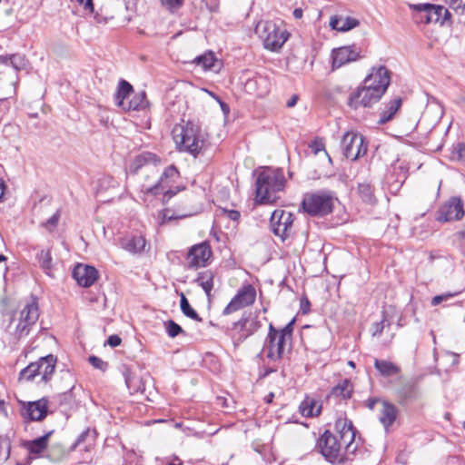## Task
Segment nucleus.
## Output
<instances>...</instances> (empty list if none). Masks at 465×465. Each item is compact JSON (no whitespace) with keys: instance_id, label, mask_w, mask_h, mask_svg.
Listing matches in <instances>:
<instances>
[{"instance_id":"nucleus-1","label":"nucleus","mask_w":465,"mask_h":465,"mask_svg":"<svg viewBox=\"0 0 465 465\" xmlns=\"http://www.w3.org/2000/svg\"><path fill=\"white\" fill-rule=\"evenodd\" d=\"M172 134L176 148L194 157L202 154L209 146L208 134L193 121L175 124Z\"/></svg>"},{"instance_id":"nucleus-2","label":"nucleus","mask_w":465,"mask_h":465,"mask_svg":"<svg viewBox=\"0 0 465 465\" xmlns=\"http://www.w3.org/2000/svg\"><path fill=\"white\" fill-rule=\"evenodd\" d=\"M284 176L281 170L266 168L256 180V197L259 203H273L279 198L278 193L283 189Z\"/></svg>"},{"instance_id":"nucleus-3","label":"nucleus","mask_w":465,"mask_h":465,"mask_svg":"<svg viewBox=\"0 0 465 465\" xmlns=\"http://www.w3.org/2000/svg\"><path fill=\"white\" fill-rule=\"evenodd\" d=\"M180 173L174 165L167 166L163 173L158 177L153 184L142 183L141 193L143 195L156 196L163 194V202L170 200L183 187L173 186V183L179 179Z\"/></svg>"},{"instance_id":"nucleus-4","label":"nucleus","mask_w":465,"mask_h":465,"mask_svg":"<svg viewBox=\"0 0 465 465\" xmlns=\"http://www.w3.org/2000/svg\"><path fill=\"white\" fill-rule=\"evenodd\" d=\"M255 33L262 40L265 49L279 52L290 37V33L282 25L272 21H261L255 27Z\"/></svg>"},{"instance_id":"nucleus-5","label":"nucleus","mask_w":465,"mask_h":465,"mask_svg":"<svg viewBox=\"0 0 465 465\" xmlns=\"http://www.w3.org/2000/svg\"><path fill=\"white\" fill-rule=\"evenodd\" d=\"M56 361L57 359L53 354L41 357L38 361L31 362L26 368L23 369L19 379L31 381L40 377V380L36 381L37 383H47L54 372Z\"/></svg>"},{"instance_id":"nucleus-6","label":"nucleus","mask_w":465,"mask_h":465,"mask_svg":"<svg viewBox=\"0 0 465 465\" xmlns=\"http://www.w3.org/2000/svg\"><path fill=\"white\" fill-rule=\"evenodd\" d=\"M334 198L330 193L318 192L304 196L302 206L311 215L322 216L332 211Z\"/></svg>"},{"instance_id":"nucleus-7","label":"nucleus","mask_w":465,"mask_h":465,"mask_svg":"<svg viewBox=\"0 0 465 465\" xmlns=\"http://www.w3.org/2000/svg\"><path fill=\"white\" fill-rule=\"evenodd\" d=\"M342 154L351 161H355L367 153V144L361 134L356 132H346L341 141Z\"/></svg>"},{"instance_id":"nucleus-8","label":"nucleus","mask_w":465,"mask_h":465,"mask_svg":"<svg viewBox=\"0 0 465 465\" xmlns=\"http://www.w3.org/2000/svg\"><path fill=\"white\" fill-rule=\"evenodd\" d=\"M342 442L335 435L326 430L318 440L317 447L324 458L331 463H341L343 458L341 454Z\"/></svg>"},{"instance_id":"nucleus-9","label":"nucleus","mask_w":465,"mask_h":465,"mask_svg":"<svg viewBox=\"0 0 465 465\" xmlns=\"http://www.w3.org/2000/svg\"><path fill=\"white\" fill-rule=\"evenodd\" d=\"M212 255L213 252L209 242H203L194 244L186 254V267L188 269L206 267L210 264Z\"/></svg>"},{"instance_id":"nucleus-10","label":"nucleus","mask_w":465,"mask_h":465,"mask_svg":"<svg viewBox=\"0 0 465 465\" xmlns=\"http://www.w3.org/2000/svg\"><path fill=\"white\" fill-rule=\"evenodd\" d=\"M20 413L26 421L43 420L48 414L49 401L42 398L34 401H20Z\"/></svg>"},{"instance_id":"nucleus-11","label":"nucleus","mask_w":465,"mask_h":465,"mask_svg":"<svg viewBox=\"0 0 465 465\" xmlns=\"http://www.w3.org/2000/svg\"><path fill=\"white\" fill-rule=\"evenodd\" d=\"M262 327L258 315L255 313H243L241 319L233 323L232 330L235 331L234 338L242 342L249 336L252 335Z\"/></svg>"},{"instance_id":"nucleus-12","label":"nucleus","mask_w":465,"mask_h":465,"mask_svg":"<svg viewBox=\"0 0 465 465\" xmlns=\"http://www.w3.org/2000/svg\"><path fill=\"white\" fill-rule=\"evenodd\" d=\"M256 298L255 288L251 285H245L238 290L235 296L231 300L227 306L223 309V314L229 315L246 306L252 305Z\"/></svg>"},{"instance_id":"nucleus-13","label":"nucleus","mask_w":465,"mask_h":465,"mask_svg":"<svg viewBox=\"0 0 465 465\" xmlns=\"http://www.w3.org/2000/svg\"><path fill=\"white\" fill-rule=\"evenodd\" d=\"M286 341L282 339V336L277 334V330L271 323L263 347L267 358L273 361L282 359L284 354Z\"/></svg>"},{"instance_id":"nucleus-14","label":"nucleus","mask_w":465,"mask_h":465,"mask_svg":"<svg viewBox=\"0 0 465 465\" xmlns=\"http://www.w3.org/2000/svg\"><path fill=\"white\" fill-rule=\"evenodd\" d=\"M463 202L460 197H450L437 212V221L451 222L461 220L464 216Z\"/></svg>"},{"instance_id":"nucleus-15","label":"nucleus","mask_w":465,"mask_h":465,"mask_svg":"<svg viewBox=\"0 0 465 465\" xmlns=\"http://www.w3.org/2000/svg\"><path fill=\"white\" fill-rule=\"evenodd\" d=\"M293 223L292 213L284 210H275L271 215V227L276 236L285 239L291 232Z\"/></svg>"},{"instance_id":"nucleus-16","label":"nucleus","mask_w":465,"mask_h":465,"mask_svg":"<svg viewBox=\"0 0 465 465\" xmlns=\"http://www.w3.org/2000/svg\"><path fill=\"white\" fill-rule=\"evenodd\" d=\"M383 94L381 91L371 89L370 86L363 85L352 93L350 96V105L355 109L360 106L368 107L377 103Z\"/></svg>"},{"instance_id":"nucleus-17","label":"nucleus","mask_w":465,"mask_h":465,"mask_svg":"<svg viewBox=\"0 0 465 465\" xmlns=\"http://www.w3.org/2000/svg\"><path fill=\"white\" fill-rule=\"evenodd\" d=\"M335 429L340 434V440L344 445L348 452L353 453L357 447L353 446L355 440L356 430L354 429L351 420L346 417L341 416L336 420Z\"/></svg>"},{"instance_id":"nucleus-18","label":"nucleus","mask_w":465,"mask_h":465,"mask_svg":"<svg viewBox=\"0 0 465 465\" xmlns=\"http://www.w3.org/2000/svg\"><path fill=\"white\" fill-rule=\"evenodd\" d=\"M390 82V72L385 66L381 65L378 68H372L371 72L364 79L363 84L370 86L372 90L381 91V94H383Z\"/></svg>"},{"instance_id":"nucleus-19","label":"nucleus","mask_w":465,"mask_h":465,"mask_svg":"<svg viewBox=\"0 0 465 465\" xmlns=\"http://www.w3.org/2000/svg\"><path fill=\"white\" fill-rule=\"evenodd\" d=\"M361 57V49L355 45L333 49L331 52L332 69L340 68L346 64L355 62Z\"/></svg>"},{"instance_id":"nucleus-20","label":"nucleus","mask_w":465,"mask_h":465,"mask_svg":"<svg viewBox=\"0 0 465 465\" xmlns=\"http://www.w3.org/2000/svg\"><path fill=\"white\" fill-rule=\"evenodd\" d=\"M39 317L38 306L35 302L27 303L20 312L19 322L16 325L15 332L19 336L28 333L29 327L36 322Z\"/></svg>"},{"instance_id":"nucleus-21","label":"nucleus","mask_w":465,"mask_h":465,"mask_svg":"<svg viewBox=\"0 0 465 465\" xmlns=\"http://www.w3.org/2000/svg\"><path fill=\"white\" fill-rule=\"evenodd\" d=\"M73 277L80 286L90 287L96 282L98 272L93 266L79 263L73 271Z\"/></svg>"},{"instance_id":"nucleus-22","label":"nucleus","mask_w":465,"mask_h":465,"mask_svg":"<svg viewBox=\"0 0 465 465\" xmlns=\"http://www.w3.org/2000/svg\"><path fill=\"white\" fill-rule=\"evenodd\" d=\"M161 159L155 153L143 152L136 155L130 164V173H137L141 169L148 170L153 166H158Z\"/></svg>"},{"instance_id":"nucleus-23","label":"nucleus","mask_w":465,"mask_h":465,"mask_svg":"<svg viewBox=\"0 0 465 465\" xmlns=\"http://www.w3.org/2000/svg\"><path fill=\"white\" fill-rule=\"evenodd\" d=\"M121 247L134 254L141 253L145 248V239L142 235H126L119 240Z\"/></svg>"},{"instance_id":"nucleus-24","label":"nucleus","mask_w":465,"mask_h":465,"mask_svg":"<svg viewBox=\"0 0 465 465\" xmlns=\"http://www.w3.org/2000/svg\"><path fill=\"white\" fill-rule=\"evenodd\" d=\"M193 62L204 71L208 70L217 73L222 68V62L215 57L213 52H207L196 57Z\"/></svg>"},{"instance_id":"nucleus-25","label":"nucleus","mask_w":465,"mask_h":465,"mask_svg":"<svg viewBox=\"0 0 465 465\" xmlns=\"http://www.w3.org/2000/svg\"><path fill=\"white\" fill-rule=\"evenodd\" d=\"M359 21L350 16L333 15L330 19V26L331 29L339 32H347L359 25Z\"/></svg>"},{"instance_id":"nucleus-26","label":"nucleus","mask_w":465,"mask_h":465,"mask_svg":"<svg viewBox=\"0 0 465 465\" xmlns=\"http://www.w3.org/2000/svg\"><path fill=\"white\" fill-rule=\"evenodd\" d=\"M300 411L304 417L318 416L322 411V404L319 401L306 397L300 404Z\"/></svg>"},{"instance_id":"nucleus-27","label":"nucleus","mask_w":465,"mask_h":465,"mask_svg":"<svg viewBox=\"0 0 465 465\" xmlns=\"http://www.w3.org/2000/svg\"><path fill=\"white\" fill-rule=\"evenodd\" d=\"M53 430L47 432L42 437H39L34 440L26 441L25 443V448L29 451L31 454L39 455L41 454L48 445V440L50 436L52 435Z\"/></svg>"},{"instance_id":"nucleus-28","label":"nucleus","mask_w":465,"mask_h":465,"mask_svg":"<svg viewBox=\"0 0 465 465\" xmlns=\"http://www.w3.org/2000/svg\"><path fill=\"white\" fill-rule=\"evenodd\" d=\"M398 395L402 404L414 401L419 395L417 384L413 381L406 382L399 390Z\"/></svg>"},{"instance_id":"nucleus-29","label":"nucleus","mask_w":465,"mask_h":465,"mask_svg":"<svg viewBox=\"0 0 465 465\" xmlns=\"http://www.w3.org/2000/svg\"><path fill=\"white\" fill-rule=\"evenodd\" d=\"M214 273L211 270H206L198 273L195 282L203 288L207 297L210 299L213 289Z\"/></svg>"},{"instance_id":"nucleus-30","label":"nucleus","mask_w":465,"mask_h":465,"mask_svg":"<svg viewBox=\"0 0 465 465\" xmlns=\"http://www.w3.org/2000/svg\"><path fill=\"white\" fill-rule=\"evenodd\" d=\"M134 92L133 86L125 80H121L118 84L117 92L115 94V103L122 109L125 105L127 99Z\"/></svg>"},{"instance_id":"nucleus-31","label":"nucleus","mask_w":465,"mask_h":465,"mask_svg":"<svg viewBox=\"0 0 465 465\" xmlns=\"http://www.w3.org/2000/svg\"><path fill=\"white\" fill-rule=\"evenodd\" d=\"M397 416V410L394 405L382 402V408L381 410L380 421L387 429L395 420Z\"/></svg>"},{"instance_id":"nucleus-32","label":"nucleus","mask_w":465,"mask_h":465,"mask_svg":"<svg viewBox=\"0 0 465 465\" xmlns=\"http://www.w3.org/2000/svg\"><path fill=\"white\" fill-rule=\"evenodd\" d=\"M401 105V99L400 97H396L390 101L387 104L386 110H384L381 114V117L379 119V124H383L389 121H391L397 111L400 109Z\"/></svg>"},{"instance_id":"nucleus-33","label":"nucleus","mask_w":465,"mask_h":465,"mask_svg":"<svg viewBox=\"0 0 465 465\" xmlns=\"http://www.w3.org/2000/svg\"><path fill=\"white\" fill-rule=\"evenodd\" d=\"M374 366L382 376L386 377L396 375L400 371V369L395 364L385 360L376 359Z\"/></svg>"},{"instance_id":"nucleus-34","label":"nucleus","mask_w":465,"mask_h":465,"mask_svg":"<svg viewBox=\"0 0 465 465\" xmlns=\"http://www.w3.org/2000/svg\"><path fill=\"white\" fill-rule=\"evenodd\" d=\"M351 384L349 381L345 380L341 383L335 386L330 394L331 398H341L342 400H347L351 396Z\"/></svg>"},{"instance_id":"nucleus-35","label":"nucleus","mask_w":465,"mask_h":465,"mask_svg":"<svg viewBox=\"0 0 465 465\" xmlns=\"http://www.w3.org/2000/svg\"><path fill=\"white\" fill-rule=\"evenodd\" d=\"M146 105H147V101H146V97H145V93L141 92V93L135 94L133 96V98L125 104V105L124 106L123 109L125 111H130V110L139 111V110L145 108Z\"/></svg>"},{"instance_id":"nucleus-36","label":"nucleus","mask_w":465,"mask_h":465,"mask_svg":"<svg viewBox=\"0 0 465 465\" xmlns=\"http://www.w3.org/2000/svg\"><path fill=\"white\" fill-rule=\"evenodd\" d=\"M449 14L447 9H444L440 5H433L430 4V8H428V17H427V24H436L440 23L442 24L443 21H440L442 15Z\"/></svg>"},{"instance_id":"nucleus-37","label":"nucleus","mask_w":465,"mask_h":465,"mask_svg":"<svg viewBox=\"0 0 465 465\" xmlns=\"http://www.w3.org/2000/svg\"><path fill=\"white\" fill-rule=\"evenodd\" d=\"M180 307L183 313L190 319H193L197 322H202V318L198 315V313L191 307L187 298L183 293L181 294V302Z\"/></svg>"},{"instance_id":"nucleus-38","label":"nucleus","mask_w":465,"mask_h":465,"mask_svg":"<svg viewBox=\"0 0 465 465\" xmlns=\"http://www.w3.org/2000/svg\"><path fill=\"white\" fill-rule=\"evenodd\" d=\"M38 262L40 263L41 268L49 276L52 275V257L49 251L42 250L38 254Z\"/></svg>"},{"instance_id":"nucleus-39","label":"nucleus","mask_w":465,"mask_h":465,"mask_svg":"<svg viewBox=\"0 0 465 465\" xmlns=\"http://www.w3.org/2000/svg\"><path fill=\"white\" fill-rule=\"evenodd\" d=\"M412 8L415 10L414 18L417 23H424L427 24L428 17V8H430V4H419L412 5Z\"/></svg>"},{"instance_id":"nucleus-40","label":"nucleus","mask_w":465,"mask_h":465,"mask_svg":"<svg viewBox=\"0 0 465 465\" xmlns=\"http://www.w3.org/2000/svg\"><path fill=\"white\" fill-rule=\"evenodd\" d=\"M28 61L25 55L21 54H13L10 55V65L15 71H21L26 68Z\"/></svg>"},{"instance_id":"nucleus-41","label":"nucleus","mask_w":465,"mask_h":465,"mask_svg":"<svg viewBox=\"0 0 465 465\" xmlns=\"http://www.w3.org/2000/svg\"><path fill=\"white\" fill-rule=\"evenodd\" d=\"M358 190H359V193H360L361 199L364 202L369 203H374L375 197L373 195V190H372V187L371 186V184L366 183H360Z\"/></svg>"},{"instance_id":"nucleus-42","label":"nucleus","mask_w":465,"mask_h":465,"mask_svg":"<svg viewBox=\"0 0 465 465\" xmlns=\"http://www.w3.org/2000/svg\"><path fill=\"white\" fill-rule=\"evenodd\" d=\"M166 333L169 337L174 338L180 333H183L182 327L173 320H168L163 323Z\"/></svg>"},{"instance_id":"nucleus-43","label":"nucleus","mask_w":465,"mask_h":465,"mask_svg":"<svg viewBox=\"0 0 465 465\" xmlns=\"http://www.w3.org/2000/svg\"><path fill=\"white\" fill-rule=\"evenodd\" d=\"M162 7L173 14L184 5V0H159Z\"/></svg>"},{"instance_id":"nucleus-44","label":"nucleus","mask_w":465,"mask_h":465,"mask_svg":"<svg viewBox=\"0 0 465 465\" xmlns=\"http://www.w3.org/2000/svg\"><path fill=\"white\" fill-rule=\"evenodd\" d=\"M10 454V442L6 437L0 436V462L8 459Z\"/></svg>"},{"instance_id":"nucleus-45","label":"nucleus","mask_w":465,"mask_h":465,"mask_svg":"<svg viewBox=\"0 0 465 465\" xmlns=\"http://www.w3.org/2000/svg\"><path fill=\"white\" fill-rule=\"evenodd\" d=\"M157 166H153L148 170H145L146 173L144 174L143 183L147 184H153L155 181L158 179V170Z\"/></svg>"},{"instance_id":"nucleus-46","label":"nucleus","mask_w":465,"mask_h":465,"mask_svg":"<svg viewBox=\"0 0 465 465\" xmlns=\"http://www.w3.org/2000/svg\"><path fill=\"white\" fill-rule=\"evenodd\" d=\"M455 295H457V293H454V292H446V293H442L440 295H436V296H434L432 298L430 303H431L432 306H436V305H439L440 303H441L443 302H449Z\"/></svg>"},{"instance_id":"nucleus-47","label":"nucleus","mask_w":465,"mask_h":465,"mask_svg":"<svg viewBox=\"0 0 465 465\" xmlns=\"http://www.w3.org/2000/svg\"><path fill=\"white\" fill-rule=\"evenodd\" d=\"M90 364L94 366L95 369L105 371L107 368V362L104 361L102 359L96 356H90L88 359Z\"/></svg>"},{"instance_id":"nucleus-48","label":"nucleus","mask_w":465,"mask_h":465,"mask_svg":"<svg viewBox=\"0 0 465 465\" xmlns=\"http://www.w3.org/2000/svg\"><path fill=\"white\" fill-rule=\"evenodd\" d=\"M446 2L449 4L450 8L456 12H462L465 8V0H446Z\"/></svg>"},{"instance_id":"nucleus-49","label":"nucleus","mask_w":465,"mask_h":465,"mask_svg":"<svg viewBox=\"0 0 465 465\" xmlns=\"http://www.w3.org/2000/svg\"><path fill=\"white\" fill-rule=\"evenodd\" d=\"M292 322H290L281 331L277 330V334H279V336H282V339H284L285 341L290 340L292 337Z\"/></svg>"},{"instance_id":"nucleus-50","label":"nucleus","mask_w":465,"mask_h":465,"mask_svg":"<svg viewBox=\"0 0 465 465\" xmlns=\"http://www.w3.org/2000/svg\"><path fill=\"white\" fill-rule=\"evenodd\" d=\"M310 148L314 154H317L324 150V144L321 140H314L310 143Z\"/></svg>"},{"instance_id":"nucleus-51","label":"nucleus","mask_w":465,"mask_h":465,"mask_svg":"<svg viewBox=\"0 0 465 465\" xmlns=\"http://www.w3.org/2000/svg\"><path fill=\"white\" fill-rule=\"evenodd\" d=\"M77 3L84 7L85 11L91 14L94 13L93 0H76Z\"/></svg>"},{"instance_id":"nucleus-52","label":"nucleus","mask_w":465,"mask_h":465,"mask_svg":"<svg viewBox=\"0 0 465 465\" xmlns=\"http://www.w3.org/2000/svg\"><path fill=\"white\" fill-rule=\"evenodd\" d=\"M62 378L65 381H68V384L66 389L71 391L74 388V376L69 371H64L62 372Z\"/></svg>"},{"instance_id":"nucleus-53","label":"nucleus","mask_w":465,"mask_h":465,"mask_svg":"<svg viewBox=\"0 0 465 465\" xmlns=\"http://www.w3.org/2000/svg\"><path fill=\"white\" fill-rule=\"evenodd\" d=\"M59 217H60V214L59 213H55L51 218H49L46 223H45V226L47 228H53V227H55L58 223V221H59Z\"/></svg>"},{"instance_id":"nucleus-54","label":"nucleus","mask_w":465,"mask_h":465,"mask_svg":"<svg viewBox=\"0 0 465 465\" xmlns=\"http://www.w3.org/2000/svg\"><path fill=\"white\" fill-rule=\"evenodd\" d=\"M125 383L129 389H134V391L142 390L141 386H136L134 377H131L130 375L125 377Z\"/></svg>"},{"instance_id":"nucleus-55","label":"nucleus","mask_w":465,"mask_h":465,"mask_svg":"<svg viewBox=\"0 0 465 465\" xmlns=\"http://www.w3.org/2000/svg\"><path fill=\"white\" fill-rule=\"evenodd\" d=\"M121 341V338L115 334L109 336V338L107 339V344L110 345L111 347H116L120 345Z\"/></svg>"},{"instance_id":"nucleus-56","label":"nucleus","mask_w":465,"mask_h":465,"mask_svg":"<svg viewBox=\"0 0 465 465\" xmlns=\"http://www.w3.org/2000/svg\"><path fill=\"white\" fill-rule=\"evenodd\" d=\"M383 328H384L383 321H381L379 322L373 323V325H372V335L373 336L380 335L382 332Z\"/></svg>"},{"instance_id":"nucleus-57","label":"nucleus","mask_w":465,"mask_h":465,"mask_svg":"<svg viewBox=\"0 0 465 465\" xmlns=\"http://www.w3.org/2000/svg\"><path fill=\"white\" fill-rule=\"evenodd\" d=\"M89 435V429H86L84 430L76 439L75 443L73 446V449H75L77 446H79L82 442H84L86 439V437Z\"/></svg>"},{"instance_id":"nucleus-58","label":"nucleus","mask_w":465,"mask_h":465,"mask_svg":"<svg viewBox=\"0 0 465 465\" xmlns=\"http://www.w3.org/2000/svg\"><path fill=\"white\" fill-rule=\"evenodd\" d=\"M458 158L465 161V144H459L457 147Z\"/></svg>"},{"instance_id":"nucleus-59","label":"nucleus","mask_w":465,"mask_h":465,"mask_svg":"<svg viewBox=\"0 0 465 465\" xmlns=\"http://www.w3.org/2000/svg\"><path fill=\"white\" fill-rule=\"evenodd\" d=\"M297 101H298V95H292L290 100L287 102V106L288 107H293L296 104H297Z\"/></svg>"},{"instance_id":"nucleus-60","label":"nucleus","mask_w":465,"mask_h":465,"mask_svg":"<svg viewBox=\"0 0 465 465\" xmlns=\"http://www.w3.org/2000/svg\"><path fill=\"white\" fill-rule=\"evenodd\" d=\"M292 14L295 19H301L302 17L303 11L302 8H295Z\"/></svg>"},{"instance_id":"nucleus-61","label":"nucleus","mask_w":465,"mask_h":465,"mask_svg":"<svg viewBox=\"0 0 465 465\" xmlns=\"http://www.w3.org/2000/svg\"><path fill=\"white\" fill-rule=\"evenodd\" d=\"M0 64L10 65V55H0Z\"/></svg>"},{"instance_id":"nucleus-62","label":"nucleus","mask_w":465,"mask_h":465,"mask_svg":"<svg viewBox=\"0 0 465 465\" xmlns=\"http://www.w3.org/2000/svg\"><path fill=\"white\" fill-rule=\"evenodd\" d=\"M217 102L220 104L221 108L224 113L229 112V107L225 103H223L221 99H219Z\"/></svg>"},{"instance_id":"nucleus-63","label":"nucleus","mask_w":465,"mask_h":465,"mask_svg":"<svg viewBox=\"0 0 465 465\" xmlns=\"http://www.w3.org/2000/svg\"><path fill=\"white\" fill-rule=\"evenodd\" d=\"M229 216L232 220H237L240 216V213L237 211H231Z\"/></svg>"},{"instance_id":"nucleus-64","label":"nucleus","mask_w":465,"mask_h":465,"mask_svg":"<svg viewBox=\"0 0 465 465\" xmlns=\"http://www.w3.org/2000/svg\"><path fill=\"white\" fill-rule=\"evenodd\" d=\"M201 91L204 92V93H207L210 96L214 98L216 101H218L220 99L215 94H213V92H211V91H209L207 89L203 88Z\"/></svg>"}]
</instances>
